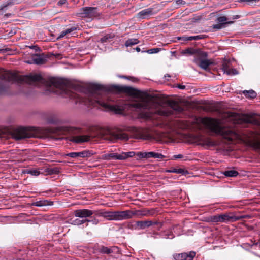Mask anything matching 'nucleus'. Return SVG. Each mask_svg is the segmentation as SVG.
<instances>
[{
    "mask_svg": "<svg viewBox=\"0 0 260 260\" xmlns=\"http://www.w3.org/2000/svg\"><path fill=\"white\" fill-rule=\"evenodd\" d=\"M66 35H67V34H66V32L65 30L62 31L60 33V35L57 38V39L59 40V39L63 38V37H64Z\"/></svg>",
    "mask_w": 260,
    "mask_h": 260,
    "instance_id": "50",
    "label": "nucleus"
},
{
    "mask_svg": "<svg viewBox=\"0 0 260 260\" xmlns=\"http://www.w3.org/2000/svg\"><path fill=\"white\" fill-rule=\"evenodd\" d=\"M166 172L168 173H175L177 174H185V172H187V171L181 168H171L169 170H167Z\"/></svg>",
    "mask_w": 260,
    "mask_h": 260,
    "instance_id": "29",
    "label": "nucleus"
},
{
    "mask_svg": "<svg viewBox=\"0 0 260 260\" xmlns=\"http://www.w3.org/2000/svg\"><path fill=\"white\" fill-rule=\"evenodd\" d=\"M59 55H60V54H57V55H56V57H58V56H59Z\"/></svg>",
    "mask_w": 260,
    "mask_h": 260,
    "instance_id": "61",
    "label": "nucleus"
},
{
    "mask_svg": "<svg viewBox=\"0 0 260 260\" xmlns=\"http://www.w3.org/2000/svg\"><path fill=\"white\" fill-rule=\"evenodd\" d=\"M30 48L35 49L36 51L40 50V48L37 46H32L30 47Z\"/></svg>",
    "mask_w": 260,
    "mask_h": 260,
    "instance_id": "53",
    "label": "nucleus"
},
{
    "mask_svg": "<svg viewBox=\"0 0 260 260\" xmlns=\"http://www.w3.org/2000/svg\"><path fill=\"white\" fill-rule=\"evenodd\" d=\"M95 212L89 209H78L74 211V214L76 217L83 218L91 217Z\"/></svg>",
    "mask_w": 260,
    "mask_h": 260,
    "instance_id": "12",
    "label": "nucleus"
},
{
    "mask_svg": "<svg viewBox=\"0 0 260 260\" xmlns=\"http://www.w3.org/2000/svg\"><path fill=\"white\" fill-rule=\"evenodd\" d=\"M47 201H39L34 203L36 206L41 207L46 205Z\"/></svg>",
    "mask_w": 260,
    "mask_h": 260,
    "instance_id": "43",
    "label": "nucleus"
},
{
    "mask_svg": "<svg viewBox=\"0 0 260 260\" xmlns=\"http://www.w3.org/2000/svg\"><path fill=\"white\" fill-rule=\"evenodd\" d=\"M205 144L208 146H214L215 145V143L211 140L209 139H207L205 141Z\"/></svg>",
    "mask_w": 260,
    "mask_h": 260,
    "instance_id": "45",
    "label": "nucleus"
},
{
    "mask_svg": "<svg viewBox=\"0 0 260 260\" xmlns=\"http://www.w3.org/2000/svg\"><path fill=\"white\" fill-rule=\"evenodd\" d=\"M205 38V36L203 35H197L195 36H191V37H179V40H182L183 41H190V40H198L200 39H202Z\"/></svg>",
    "mask_w": 260,
    "mask_h": 260,
    "instance_id": "25",
    "label": "nucleus"
},
{
    "mask_svg": "<svg viewBox=\"0 0 260 260\" xmlns=\"http://www.w3.org/2000/svg\"><path fill=\"white\" fill-rule=\"evenodd\" d=\"M229 67L228 66V64L226 63H224L223 64H222V69L223 70V71L224 72V73H226V71L229 70Z\"/></svg>",
    "mask_w": 260,
    "mask_h": 260,
    "instance_id": "47",
    "label": "nucleus"
},
{
    "mask_svg": "<svg viewBox=\"0 0 260 260\" xmlns=\"http://www.w3.org/2000/svg\"><path fill=\"white\" fill-rule=\"evenodd\" d=\"M96 215L102 216L109 220H115L116 211H105L96 213Z\"/></svg>",
    "mask_w": 260,
    "mask_h": 260,
    "instance_id": "21",
    "label": "nucleus"
},
{
    "mask_svg": "<svg viewBox=\"0 0 260 260\" xmlns=\"http://www.w3.org/2000/svg\"><path fill=\"white\" fill-rule=\"evenodd\" d=\"M8 89V86L5 84L0 83V94L6 92Z\"/></svg>",
    "mask_w": 260,
    "mask_h": 260,
    "instance_id": "39",
    "label": "nucleus"
},
{
    "mask_svg": "<svg viewBox=\"0 0 260 260\" xmlns=\"http://www.w3.org/2000/svg\"><path fill=\"white\" fill-rule=\"evenodd\" d=\"M12 137L16 140H20L33 136V134L29 132L26 128L20 127L14 129L12 132Z\"/></svg>",
    "mask_w": 260,
    "mask_h": 260,
    "instance_id": "9",
    "label": "nucleus"
},
{
    "mask_svg": "<svg viewBox=\"0 0 260 260\" xmlns=\"http://www.w3.org/2000/svg\"><path fill=\"white\" fill-rule=\"evenodd\" d=\"M157 222H153L150 220H145V221H138L136 222V224L139 229H144L146 228H148L151 226L153 224H157Z\"/></svg>",
    "mask_w": 260,
    "mask_h": 260,
    "instance_id": "22",
    "label": "nucleus"
},
{
    "mask_svg": "<svg viewBox=\"0 0 260 260\" xmlns=\"http://www.w3.org/2000/svg\"><path fill=\"white\" fill-rule=\"evenodd\" d=\"M120 77H121V78H126V77L124 76H120Z\"/></svg>",
    "mask_w": 260,
    "mask_h": 260,
    "instance_id": "60",
    "label": "nucleus"
},
{
    "mask_svg": "<svg viewBox=\"0 0 260 260\" xmlns=\"http://www.w3.org/2000/svg\"><path fill=\"white\" fill-rule=\"evenodd\" d=\"M196 49L189 48L184 50H183L182 52V53L183 54H188L189 55H194V54L196 53Z\"/></svg>",
    "mask_w": 260,
    "mask_h": 260,
    "instance_id": "37",
    "label": "nucleus"
},
{
    "mask_svg": "<svg viewBox=\"0 0 260 260\" xmlns=\"http://www.w3.org/2000/svg\"><path fill=\"white\" fill-rule=\"evenodd\" d=\"M212 27H213V28H214V29H220L222 28L225 27V26H223V24L218 23L217 24L213 25Z\"/></svg>",
    "mask_w": 260,
    "mask_h": 260,
    "instance_id": "46",
    "label": "nucleus"
},
{
    "mask_svg": "<svg viewBox=\"0 0 260 260\" xmlns=\"http://www.w3.org/2000/svg\"><path fill=\"white\" fill-rule=\"evenodd\" d=\"M94 137L109 141H114L118 139L127 140L128 139L127 134L121 131L118 129L113 131L109 128H104L98 129L96 135Z\"/></svg>",
    "mask_w": 260,
    "mask_h": 260,
    "instance_id": "6",
    "label": "nucleus"
},
{
    "mask_svg": "<svg viewBox=\"0 0 260 260\" xmlns=\"http://www.w3.org/2000/svg\"><path fill=\"white\" fill-rule=\"evenodd\" d=\"M139 158H154L157 159H163L165 156L161 153H156L155 152H138L136 153Z\"/></svg>",
    "mask_w": 260,
    "mask_h": 260,
    "instance_id": "11",
    "label": "nucleus"
},
{
    "mask_svg": "<svg viewBox=\"0 0 260 260\" xmlns=\"http://www.w3.org/2000/svg\"><path fill=\"white\" fill-rule=\"evenodd\" d=\"M23 173L29 174L33 176H37L40 174V172L39 170H30L26 169L23 171Z\"/></svg>",
    "mask_w": 260,
    "mask_h": 260,
    "instance_id": "32",
    "label": "nucleus"
},
{
    "mask_svg": "<svg viewBox=\"0 0 260 260\" xmlns=\"http://www.w3.org/2000/svg\"><path fill=\"white\" fill-rule=\"evenodd\" d=\"M209 220L213 222H220V215L211 216L209 218Z\"/></svg>",
    "mask_w": 260,
    "mask_h": 260,
    "instance_id": "38",
    "label": "nucleus"
},
{
    "mask_svg": "<svg viewBox=\"0 0 260 260\" xmlns=\"http://www.w3.org/2000/svg\"><path fill=\"white\" fill-rule=\"evenodd\" d=\"M0 79L8 82H25L30 85H35L37 83H43L44 82L43 78L39 74L19 77L16 74L4 71L3 69L0 70Z\"/></svg>",
    "mask_w": 260,
    "mask_h": 260,
    "instance_id": "4",
    "label": "nucleus"
},
{
    "mask_svg": "<svg viewBox=\"0 0 260 260\" xmlns=\"http://www.w3.org/2000/svg\"><path fill=\"white\" fill-rule=\"evenodd\" d=\"M243 93L246 97L251 99L255 98L257 95L256 93L253 90H244L243 91Z\"/></svg>",
    "mask_w": 260,
    "mask_h": 260,
    "instance_id": "30",
    "label": "nucleus"
},
{
    "mask_svg": "<svg viewBox=\"0 0 260 260\" xmlns=\"http://www.w3.org/2000/svg\"><path fill=\"white\" fill-rule=\"evenodd\" d=\"M194 62L200 67L202 69L206 70L208 68L209 66L211 64L212 62L206 59H202L199 61V59H194Z\"/></svg>",
    "mask_w": 260,
    "mask_h": 260,
    "instance_id": "23",
    "label": "nucleus"
},
{
    "mask_svg": "<svg viewBox=\"0 0 260 260\" xmlns=\"http://www.w3.org/2000/svg\"><path fill=\"white\" fill-rule=\"evenodd\" d=\"M223 174L226 177H236L239 173L235 170H228L223 172Z\"/></svg>",
    "mask_w": 260,
    "mask_h": 260,
    "instance_id": "33",
    "label": "nucleus"
},
{
    "mask_svg": "<svg viewBox=\"0 0 260 260\" xmlns=\"http://www.w3.org/2000/svg\"><path fill=\"white\" fill-rule=\"evenodd\" d=\"M243 2H256L257 0H241Z\"/></svg>",
    "mask_w": 260,
    "mask_h": 260,
    "instance_id": "55",
    "label": "nucleus"
},
{
    "mask_svg": "<svg viewBox=\"0 0 260 260\" xmlns=\"http://www.w3.org/2000/svg\"><path fill=\"white\" fill-rule=\"evenodd\" d=\"M161 50L159 48H154L147 50V52L149 54H153L159 52Z\"/></svg>",
    "mask_w": 260,
    "mask_h": 260,
    "instance_id": "41",
    "label": "nucleus"
},
{
    "mask_svg": "<svg viewBox=\"0 0 260 260\" xmlns=\"http://www.w3.org/2000/svg\"><path fill=\"white\" fill-rule=\"evenodd\" d=\"M239 18V16L238 15H236L233 17V19H238Z\"/></svg>",
    "mask_w": 260,
    "mask_h": 260,
    "instance_id": "57",
    "label": "nucleus"
},
{
    "mask_svg": "<svg viewBox=\"0 0 260 260\" xmlns=\"http://www.w3.org/2000/svg\"><path fill=\"white\" fill-rule=\"evenodd\" d=\"M46 85L53 92H57V90H59L60 93L65 92L67 87V84L65 81L55 78L49 79L46 82Z\"/></svg>",
    "mask_w": 260,
    "mask_h": 260,
    "instance_id": "7",
    "label": "nucleus"
},
{
    "mask_svg": "<svg viewBox=\"0 0 260 260\" xmlns=\"http://www.w3.org/2000/svg\"><path fill=\"white\" fill-rule=\"evenodd\" d=\"M137 52H140L141 49L139 47H137L135 49Z\"/></svg>",
    "mask_w": 260,
    "mask_h": 260,
    "instance_id": "56",
    "label": "nucleus"
},
{
    "mask_svg": "<svg viewBox=\"0 0 260 260\" xmlns=\"http://www.w3.org/2000/svg\"><path fill=\"white\" fill-rule=\"evenodd\" d=\"M207 57L208 53L206 52L203 51L200 49H196L194 59H199L200 61L202 59H206Z\"/></svg>",
    "mask_w": 260,
    "mask_h": 260,
    "instance_id": "24",
    "label": "nucleus"
},
{
    "mask_svg": "<svg viewBox=\"0 0 260 260\" xmlns=\"http://www.w3.org/2000/svg\"><path fill=\"white\" fill-rule=\"evenodd\" d=\"M114 37V35L107 34L100 39V42L103 43L109 42L111 41Z\"/></svg>",
    "mask_w": 260,
    "mask_h": 260,
    "instance_id": "31",
    "label": "nucleus"
},
{
    "mask_svg": "<svg viewBox=\"0 0 260 260\" xmlns=\"http://www.w3.org/2000/svg\"><path fill=\"white\" fill-rule=\"evenodd\" d=\"M46 172L50 174H57L59 172V171L58 168H55L53 169H47L46 170Z\"/></svg>",
    "mask_w": 260,
    "mask_h": 260,
    "instance_id": "40",
    "label": "nucleus"
},
{
    "mask_svg": "<svg viewBox=\"0 0 260 260\" xmlns=\"http://www.w3.org/2000/svg\"><path fill=\"white\" fill-rule=\"evenodd\" d=\"M154 13L153 12V9L151 8H147L142 10L139 12L137 15V17L138 18L143 19H146L148 17L153 15Z\"/></svg>",
    "mask_w": 260,
    "mask_h": 260,
    "instance_id": "19",
    "label": "nucleus"
},
{
    "mask_svg": "<svg viewBox=\"0 0 260 260\" xmlns=\"http://www.w3.org/2000/svg\"><path fill=\"white\" fill-rule=\"evenodd\" d=\"M243 139L251 147L260 149V132L246 131L243 134Z\"/></svg>",
    "mask_w": 260,
    "mask_h": 260,
    "instance_id": "8",
    "label": "nucleus"
},
{
    "mask_svg": "<svg viewBox=\"0 0 260 260\" xmlns=\"http://www.w3.org/2000/svg\"><path fill=\"white\" fill-rule=\"evenodd\" d=\"M81 11L79 15L82 17L93 18L99 16L100 14L96 7H84L81 9Z\"/></svg>",
    "mask_w": 260,
    "mask_h": 260,
    "instance_id": "10",
    "label": "nucleus"
},
{
    "mask_svg": "<svg viewBox=\"0 0 260 260\" xmlns=\"http://www.w3.org/2000/svg\"><path fill=\"white\" fill-rule=\"evenodd\" d=\"M155 105L154 103L151 101L144 100L139 102L133 104V106L141 111L148 110V112H147L148 114L157 113L158 114L165 116H168L174 114L175 112L181 113L183 110L182 107L174 102L170 103V105L167 108L154 110L152 108Z\"/></svg>",
    "mask_w": 260,
    "mask_h": 260,
    "instance_id": "2",
    "label": "nucleus"
},
{
    "mask_svg": "<svg viewBox=\"0 0 260 260\" xmlns=\"http://www.w3.org/2000/svg\"><path fill=\"white\" fill-rule=\"evenodd\" d=\"M225 73L229 75H236L238 74V71L235 69H229Z\"/></svg>",
    "mask_w": 260,
    "mask_h": 260,
    "instance_id": "42",
    "label": "nucleus"
},
{
    "mask_svg": "<svg viewBox=\"0 0 260 260\" xmlns=\"http://www.w3.org/2000/svg\"><path fill=\"white\" fill-rule=\"evenodd\" d=\"M48 122L50 123H54L56 122V120L50 119L48 120Z\"/></svg>",
    "mask_w": 260,
    "mask_h": 260,
    "instance_id": "54",
    "label": "nucleus"
},
{
    "mask_svg": "<svg viewBox=\"0 0 260 260\" xmlns=\"http://www.w3.org/2000/svg\"><path fill=\"white\" fill-rule=\"evenodd\" d=\"M131 217L136 216L137 217H142L143 216H148L152 215L154 213L153 210H138L135 211L131 210Z\"/></svg>",
    "mask_w": 260,
    "mask_h": 260,
    "instance_id": "14",
    "label": "nucleus"
},
{
    "mask_svg": "<svg viewBox=\"0 0 260 260\" xmlns=\"http://www.w3.org/2000/svg\"><path fill=\"white\" fill-rule=\"evenodd\" d=\"M77 29V27L75 26H73L71 28H68L65 30L67 35H68L70 33L72 32L73 31L76 30Z\"/></svg>",
    "mask_w": 260,
    "mask_h": 260,
    "instance_id": "44",
    "label": "nucleus"
},
{
    "mask_svg": "<svg viewBox=\"0 0 260 260\" xmlns=\"http://www.w3.org/2000/svg\"><path fill=\"white\" fill-rule=\"evenodd\" d=\"M176 87H178V88L180 89H184L185 88V86L181 85H180V84H177L176 85Z\"/></svg>",
    "mask_w": 260,
    "mask_h": 260,
    "instance_id": "52",
    "label": "nucleus"
},
{
    "mask_svg": "<svg viewBox=\"0 0 260 260\" xmlns=\"http://www.w3.org/2000/svg\"><path fill=\"white\" fill-rule=\"evenodd\" d=\"M88 221H89V222H91L93 224H95V225H96L99 223V219L95 218H94L91 220H89L88 219Z\"/></svg>",
    "mask_w": 260,
    "mask_h": 260,
    "instance_id": "48",
    "label": "nucleus"
},
{
    "mask_svg": "<svg viewBox=\"0 0 260 260\" xmlns=\"http://www.w3.org/2000/svg\"><path fill=\"white\" fill-rule=\"evenodd\" d=\"M116 247L108 248L105 246H102L99 249V252L101 253L110 254L113 252V250Z\"/></svg>",
    "mask_w": 260,
    "mask_h": 260,
    "instance_id": "28",
    "label": "nucleus"
},
{
    "mask_svg": "<svg viewBox=\"0 0 260 260\" xmlns=\"http://www.w3.org/2000/svg\"><path fill=\"white\" fill-rule=\"evenodd\" d=\"M88 222H89V221H88V219H84L81 220V219L77 218L75 220H73L72 221V224L73 225H80L82 224L85 223L86 226L87 227L88 226Z\"/></svg>",
    "mask_w": 260,
    "mask_h": 260,
    "instance_id": "26",
    "label": "nucleus"
},
{
    "mask_svg": "<svg viewBox=\"0 0 260 260\" xmlns=\"http://www.w3.org/2000/svg\"><path fill=\"white\" fill-rule=\"evenodd\" d=\"M196 255L194 251H190L188 253H182L177 254L175 259L176 260H193Z\"/></svg>",
    "mask_w": 260,
    "mask_h": 260,
    "instance_id": "18",
    "label": "nucleus"
},
{
    "mask_svg": "<svg viewBox=\"0 0 260 260\" xmlns=\"http://www.w3.org/2000/svg\"><path fill=\"white\" fill-rule=\"evenodd\" d=\"M229 19L225 16H220L217 18V21L220 24H223L225 27L226 24H231L234 23L233 21H228Z\"/></svg>",
    "mask_w": 260,
    "mask_h": 260,
    "instance_id": "27",
    "label": "nucleus"
},
{
    "mask_svg": "<svg viewBox=\"0 0 260 260\" xmlns=\"http://www.w3.org/2000/svg\"><path fill=\"white\" fill-rule=\"evenodd\" d=\"M131 210L116 211L115 220H122L132 218Z\"/></svg>",
    "mask_w": 260,
    "mask_h": 260,
    "instance_id": "16",
    "label": "nucleus"
},
{
    "mask_svg": "<svg viewBox=\"0 0 260 260\" xmlns=\"http://www.w3.org/2000/svg\"><path fill=\"white\" fill-rule=\"evenodd\" d=\"M116 153L105 154L102 156L101 158L104 160H109L111 158L116 159Z\"/></svg>",
    "mask_w": 260,
    "mask_h": 260,
    "instance_id": "35",
    "label": "nucleus"
},
{
    "mask_svg": "<svg viewBox=\"0 0 260 260\" xmlns=\"http://www.w3.org/2000/svg\"><path fill=\"white\" fill-rule=\"evenodd\" d=\"M136 155V153L134 151L123 152L120 154L116 153V159L117 160H125L128 158L133 157Z\"/></svg>",
    "mask_w": 260,
    "mask_h": 260,
    "instance_id": "20",
    "label": "nucleus"
},
{
    "mask_svg": "<svg viewBox=\"0 0 260 260\" xmlns=\"http://www.w3.org/2000/svg\"><path fill=\"white\" fill-rule=\"evenodd\" d=\"M10 15H11V14H5V16H6V17H8V16H10Z\"/></svg>",
    "mask_w": 260,
    "mask_h": 260,
    "instance_id": "58",
    "label": "nucleus"
},
{
    "mask_svg": "<svg viewBox=\"0 0 260 260\" xmlns=\"http://www.w3.org/2000/svg\"><path fill=\"white\" fill-rule=\"evenodd\" d=\"M167 76L168 77H170V76L169 75L167 74V75L165 76V77L166 78Z\"/></svg>",
    "mask_w": 260,
    "mask_h": 260,
    "instance_id": "59",
    "label": "nucleus"
},
{
    "mask_svg": "<svg viewBox=\"0 0 260 260\" xmlns=\"http://www.w3.org/2000/svg\"><path fill=\"white\" fill-rule=\"evenodd\" d=\"M46 60L43 54H35L32 55L31 60L27 61L26 62L29 64H42L45 62Z\"/></svg>",
    "mask_w": 260,
    "mask_h": 260,
    "instance_id": "17",
    "label": "nucleus"
},
{
    "mask_svg": "<svg viewBox=\"0 0 260 260\" xmlns=\"http://www.w3.org/2000/svg\"><path fill=\"white\" fill-rule=\"evenodd\" d=\"M66 4H67V0H60L58 2L57 4L59 6H61Z\"/></svg>",
    "mask_w": 260,
    "mask_h": 260,
    "instance_id": "49",
    "label": "nucleus"
},
{
    "mask_svg": "<svg viewBox=\"0 0 260 260\" xmlns=\"http://www.w3.org/2000/svg\"><path fill=\"white\" fill-rule=\"evenodd\" d=\"M230 214H220V222H226L228 221L234 222L241 220L244 218V216H235L231 215Z\"/></svg>",
    "mask_w": 260,
    "mask_h": 260,
    "instance_id": "15",
    "label": "nucleus"
},
{
    "mask_svg": "<svg viewBox=\"0 0 260 260\" xmlns=\"http://www.w3.org/2000/svg\"><path fill=\"white\" fill-rule=\"evenodd\" d=\"M183 157V155L182 154H178V155H175L173 156V159H179V158H182Z\"/></svg>",
    "mask_w": 260,
    "mask_h": 260,
    "instance_id": "51",
    "label": "nucleus"
},
{
    "mask_svg": "<svg viewBox=\"0 0 260 260\" xmlns=\"http://www.w3.org/2000/svg\"><path fill=\"white\" fill-rule=\"evenodd\" d=\"M93 153L89 150H85L81 152H71L68 153L67 156H69L72 158H76V157H89L91 156Z\"/></svg>",
    "mask_w": 260,
    "mask_h": 260,
    "instance_id": "13",
    "label": "nucleus"
},
{
    "mask_svg": "<svg viewBox=\"0 0 260 260\" xmlns=\"http://www.w3.org/2000/svg\"><path fill=\"white\" fill-rule=\"evenodd\" d=\"M174 126L175 127L180 129H184L186 128V124L182 121L177 120L175 122Z\"/></svg>",
    "mask_w": 260,
    "mask_h": 260,
    "instance_id": "36",
    "label": "nucleus"
},
{
    "mask_svg": "<svg viewBox=\"0 0 260 260\" xmlns=\"http://www.w3.org/2000/svg\"><path fill=\"white\" fill-rule=\"evenodd\" d=\"M134 89L130 87L113 85L110 88L98 84H91L86 88L88 104L94 107L100 106L105 109L110 110L117 113H120L122 109L115 105H111L108 103V91L125 92L131 93Z\"/></svg>",
    "mask_w": 260,
    "mask_h": 260,
    "instance_id": "1",
    "label": "nucleus"
},
{
    "mask_svg": "<svg viewBox=\"0 0 260 260\" xmlns=\"http://www.w3.org/2000/svg\"><path fill=\"white\" fill-rule=\"evenodd\" d=\"M199 122L204 125L210 131L222 136L224 139L229 142L232 141L238 137L237 133L233 129L222 126L219 120L204 117L200 118Z\"/></svg>",
    "mask_w": 260,
    "mask_h": 260,
    "instance_id": "3",
    "label": "nucleus"
},
{
    "mask_svg": "<svg viewBox=\"0 0 260 260\" xmlns=\"http://www.w3.org/2000/svg\"><path fill=\"white\" fill-rule=\"evenodd\" d=\"M79 132V129L70 126H59L54 130L55 133L71 135L70 140L75 143H82L90 141V137L88 135H75Z\"/></svg>",
    "mask_w": 260,
    "mask_h": 260,
    "instance_id": "5",
    "label": "nucleus"
},
{
    "mask_svg": "<svg viewBox=\"0 0 260 260\" xmlns=\"http://www.w3.org/2000/svg\"><path fill=\"white\" fill-rule=\"evenodd\" d=\"M139 41L137 39H129L127 40L125 43L126 47L132 46L138 44Z\"/></svg>",
    "mask_w": 260,
    "mask_h": 260,
    "instance_id": "34",
    "label": "nucleus"
}]
</instances>
